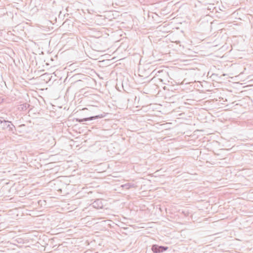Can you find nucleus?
Here are the masks:
<instances>
[{"label":"nucleus","instance_id":"obj_1","mask_svg":"<svg viewBox=\"0 0 253 253\" xmlns=\"http://www.w3.org/2000/svg\"><path fill=\"white\" fill-rule=\"evenodd\" d=\"M93 117H91L90 118H85V119H84L83 120H79V122H82L83 121H87L88 120H91Z\"/></svg>","mask_w":253,"mask_h":253},{"label":"nucleus","instance_id":"obj_2","mask_svg":"<svg viewBox=\"0 0 253 253\" xmlns=\"http://www.w3.org/2000/svg\"><path fill=\"white\" fill-rule=\"evenodd\" d=\"M162 248L163 250H167V248H164V247H163V248Z\"/></svg>","mask_w":253,"mask_h":253}]
</instances>
